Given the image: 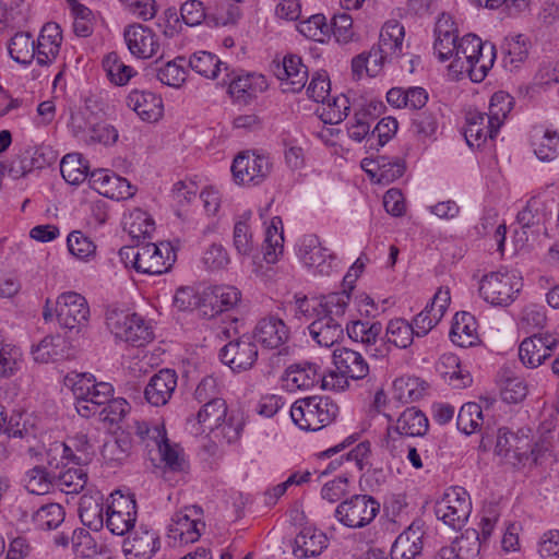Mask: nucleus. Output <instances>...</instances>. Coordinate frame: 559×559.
<instances>
[{
  "instance_id": "nucleus-1",
  "label": "nucleus",
  "mask_w": 559,
  "mask_h": 559,
  "mask_svg": "<svg viewBox=\"0 0 559 559\" xmlns=\"http://www.w3.org/2000/svg\"><path fill=\"white\" fill-rule=\"evenodd\" d=\"M496 59V48L491 43L483 41L475 34H467L459 41L456 58L449 69L455 73L466 72L473 82L485 80Z\"/></svg>"
},
{
  "instance_id": "nucleus-2",
  "label": "nucleus",
  "mask_w": 559,
  "mask_h": 559,
  "mask_svg": "<svg viewBox=\"0 0 559 559\" xmlns=\"http://www.w3.org/2000/svg\"><path fill=\"white\" fill-rule=\"evenodd\" d=\"M66 384L73 392L78 414L84 418L96 415L106 402H109L114 392L110 383H96L94 377L86 373L68 374Z\"/></svg>"
},
{
  "instance_id": "nucleus-3",
  "label": "nucleus",
  "mask_w": 559,
  "mask_h": 559,
  "mask_svg": "<svg viewBox=\"0 0 559 559\" xmlns=\"http://www.w3.org/2000/svg\"><path fill=\"white\" fill-rule=\"evenodd\" d=\"M295 425L306 431H317L331 424L338 413L336 403L328 396H308L290 406Z\"/></svg>"
},
{
  "instance_id": "nucleus-4",
  "label": "nucleus",
  "mask_w": 559,
  "mask_h": 559,
  "mask_svg": "<svg viewBox=\"0 0 559 559\" xmlns=\"http://www.w3.org/2000/svg\"><path fill=\"white\" fill-rule=\"evenodd\" d=\"M106 323L117 338L132 346L141 347L153 340L152 328L136 313L115 309L107 313Z\"/></svg>"
},
{
  "instance_id": "nucleus-5",
  "label": "nucleus",
  "mask_w": 559,
  "mask_h": 559,
  "mask_svg": "<svg viewBox=\"0 0 559 559\" xmlns=\"http://www.w3.org/2000/svg\"><path fill=\"white\" fill-rule=\"evenodd\" d=\"M522 288L521 278L509 272H491L483 276L480 296L493 306L507 307L514 301Z\"/></svg>"
},
{
  "instance_id": "nucleus-6",
  "label": "nucleus",
  "mask_w": 559,
  "mask_h": 559,
  "mask_svg": "<svg viewBox=\"0 0 559 559\" xmlns=\"http://www.w3.org/2000/svg\"><path fill=\"white\" fill-rule=\"evenodd\" d=\"M349 298V294L345 290L332 293L320 298L296 295L295 318L298 320L313 321L326 311L334 312L336 316L345 314Z\"/></svg>"
},
{
  "instance_id": "nucleus-7",
  "label": "nucleus",
  "mask_w": 559,
  "mask_h": 559,
  "mask_svg": "<svg viewBox=\"0 0 559 559\" xmlns=\"http://www.w3.org/2000/svg\"><path fill=\"white\" fill-rule=\"evenodd\" d=\"M496 454L509 460L513 465L532 460L538 463L536 445H532L528 433L523 429L511 432L507 428H500L495 448Z\"/></svg>"
},
{
  "instance_id": "nucleus-8",
  "label": "nucleus",
  "mask_w": 559,
  "mask_h": 559,
  "mask_svg": "<svg viewBox=\"0 0 559 559\" xmlns=\"http://www.w3.org/2000/svg\"><path fill=\"white\" fill-rule=\"evenodd\" d=\"M380 511V503L369 495H354L341 502L336 510V519L345 526L359 528L368 525Z\"/></svg>"
},
{
  "instance_id": "nucleus-9",
  "label": "nucleus",
  "mask_w": 559,
  "mask_h": 559,
  "mask_svg": "<svg viewBox=\"0 0 559 559\" xmlns=\"http://www.w3.org/2000/svg\"><path fill=\"white\" fill-rule=\"evenodd\" d=\"M221 361L234 372L251 370L258 361L259 350L250 334L230 340L219 349Z\"/></svg>"
},
{
  "instance_id": "nucleus-10",
  "label": "nucleus",
  "mask_w": 559,
  "mask_h": 559,
  "mask_svg": "<svg viewBox=\"0 0 559 559\" xmlns=\"http://www.w3.org/2000/svg\"><path fill=\"white\" fill-rule=\"evenodd\" d=\"M472 511V503L464 490L456 488L445 492L435 504V514L445 525L461 530Z\"/></svg>"
},
{
  "instance_id": "nucleus-11",
  "label": "nucleus",
  "mask_w": 559,
  "mask_h": 559,
  "mask_svg": "<svg viewBox=\"0 0 559 559\" xmlns=\"http://www.w3.org/2000/svg\"><path fill=\"white\" fill-rule=\"evenodd\" d=\"M333 364L336 371L329 374L330 381L335 384L348 385V380H361L369 373V365L357 350L348 347H338L333 350Z\"/></svg>"
},
{
  "instance_id": "nucleus-12",
  "label": "nucleus",
  "mask_w": 559,
  "mask_h": 559,
  "mask_svg": "<svg viewBox=\"0 0 559 559\" xmlns=\"http://www.w3.org/2000/svg\"><path fill=\"white\" fill-rule=\"evenodd\" d=\"M55 311L59 324L69 331L80 332L90 318V307L85 297L75 292L61 294L56 301Z\"/></svg>"
},
{
  "instance_id": "nucleus-13",
  "label": "nucleus",
  "mask_w": 559,
  "mask_h": 559,
  "mask_svg": "<svg viewBox=\"0 0 559 559\" xmlns=\"http://www.w3.org/2000/svg\"><path fill=\"white\" fill-rule=\"evenodd\" d=\"M320 369L319 365L309 361L290 365L285 370L284 385L289 391L308 390L321 381L323 389H344V385L341 383L335 384V382H331L329 376H323Z\"/></svg>"
},
{
  "instance_id": "nucleus-14",
  "label": "nucleus",
  "mask_w": 559,
  "mask_h": 559,
  "mask_svg": "<svg viewBox=\"0 0 559 559\" xmlns=\"http://www.w3.org/2000/svg\"><path fill=\"white\" fill-rule=\"evenodd\" d=\"M346 332L350 340L360 342L366 346L367 354L373 358H384L390 353V345L383 337L380 322L353 321L346 324Z\"/></svg>"
},
{
  "instance_id": "nucleus-15",
  "label": "nucleus",
  "mask_w": 559,
  "mask_h": 559,
  "mask_svg": "<svg viewBox=\"0 0 559 559\" xmlns=\"http://www.w3.org/2000/svg\"><path fill=\"white\" fill-rule=\"evenodd\" d=\"M271 167L272 165L266 156L243 152L235 157L231 171L236 181L258 185L266 178Z\"/></svg>"
},
{
  "instance_id": "nucleus-16",
  "label": "nucleus",
  "mask_w": 559,
  "mask_h": 559,
  "mask_svg": "<svg viewBox=\"0 0 559 559\" xmlns=\"http://www.w3.org/2000/svg\"><path fill=\"white\" fill-rule=\"evenodd\" d=\"M251 336L263 347L277 349L289 341L290 329L277 314L270 313L257 322Z\"/></svg>"
},
{
  "instance_id": "nucleus-17",
  "label": "nucleus",
  "mask_w": 559,
  "mask_h": 559,
  "mask_svg": "<svg viewBox=\"0 0 559 559\" xmlns=\"http://www.w3.org/2000/svg\"><path fill=\"white\" fill-rule=\"evenodd\" d=\"M558 343L559 337L555 334H533L520 344L519 357L526 367L536 368L551 355Z\"/></svg>"
},
{
  "instance_id": "nucleus-18",
  "label": "nucleus",
  "mask_w": 559,
  "mask_h": 559,
  "mask_svg": "<svg viewBox=\"0 0 559 559\" xmlns=\"http://www.w3.org/2000/svg\"><path fill=\"white\" fill-rule=\"evenodd\" d=\"M202 515V509L198 506L186 507L177 512L168 527V537L180 543H193L201 536L199 526H204L199 516Z\"/></svg>"
},
{
  "instance_id": "nucleus-19",
  "label": "nucleus",
  "mask_w": 559,
  "mask_h": 559,
  "mask_svg": "<svg viewBox=\"0 0 559 559\" xmlns=\"http://www.w3.org/2000/svg\"><path fill=\"white\" fill-rule=\"evenodd\" d=\"M273 72L282 82V90L285 93L300 92L308 80V69L296 55H288L282 62H274Z\"/></svg>"
},
{
  "instance_id": "nucleus-20",
  "label": "nucleus",
  "mask_w": 559,
  "mask_h": 559,
  "mask_svg": "<svg viewBox=\"0 0 559 559\" xmlns=\"http://www.w3.org/2000/svg\"><path fill=\"white\" fill-rule=\"evenodd\" d=\"M139 272L159 275L167 272L175 261V253L169 243L159 245L147 242L141 245Z\"/></svg>"
},
{
  "instance_id": "nucleus-21",
  "label": "nucleus",
  "mask_w": 559,
  "mask_h": 559,
  "mask_svg": "<svg viewBox=\"0 0 559 559\" xmlns=\"http://www.w3.org/2000/svg\"><path fill=\"white\" fill-rule=\"evenodd\" d=\"M123 37L129 51L136 58H152L159 49L156 34L142 24L129 25L123 32Z\"/></svg>"
},
{
  "instance_id": "nucleus-22",
  "label": "nucleus",
  "mask_w": 559,
  "mask_h": 559,
  "mask_svg": "<svg viewBox=\"0 0 559 559\" xmlns=\"http://www.w3.org/2000/svg\"><path fill=\"white\" fill-rule=\"evenodd\" d=\"M91 181L100 194L112 200H127L132 198L136 191V188L126 178L105 169L92 171Z\"/></svg>"
},
{
  "instance_id": "nucleus-23",
  "label": "nucleus",
  "mask_w": 559,
  "mask_h": 559,
  "mask_svg": "<svg viewBox=\"0 0 559 559\" xmlns=\"http://www.w3.org/2000/svg\"><path fill=\"white\" fill-rule=\"evenodd\" d=\"M343 316L326 311L309 324V334L318 345L332 347L343 338L344 329L341 322Z\"/></svg>"
},
{
  "instance_id": "nucleus-24",
  "label": "nucleus",
  "mask_w": 559,
  "mask_h": 559,
  "mask_svg": "<svg viewBox=\"0 0 559 559\" xmlns=\"http://www.w3.org/2000/svg\"><path fill=\"white\" fill-rule=\"evenodd\" d=\"M227 414L226 402L221 397H213L204 403L195 416L188 418L187 424L195 428L197 432H204L206 429L213 431L225 421Z\"/></svg>"
},
{
  "instance_id": "nucleus-25",
  "label": "nucleus",
  "mask_w": 559,
  "mask_h": 559,
  "mask_svg": "<svg viewBox=\"0 0 559 559\" xmlns=\"http://www.w3.org/2000/svg\"><path fill=\"white\" fill-rule=\"evenodd\" d=\"M176 386L175 370L162 369L150 379L144 390V397L153 406H163L168 403Z\"/></svg>"
},
{
  "instance_id": "nucleus-26",
  "label": "nucleus",
  "mask_w": 559,
  "mask_h": 559,
  "mask_svg": "<svg viewBox=\"0 0 559 559\" xmlns=\"http://www.w3.org/2000/svg\"><path fill=\"white\" fill-rule=\"evenodd\" d=\"M464 136L471 147H480L487 139H495L500 128L496 127L487 114L469 110L466 114Z\"/></svg>"
},
{
  "instance_id": "nucleus-27",
  "label": "nucleus",
  "mask_w": 559,
  "mask_h": 559,
  "mask_svg": "<svg viewBox=\"0 0 559 559\" xmlns=\"http://www.w3.org/2000/svg\"><path fill=\"white\" fill-rule=\"evenodd\" d=\"M435 51L440 61H445L452 56L456 58V50L459 47V38L454 22L449 15L442 13L435 26Z\"/></svg>"
},
{
  "instance_id": "nucleus-28",
  "label": "nucleus",
  "mask_w": 559,
  "mask_h": 559,
  "mask_svg": "<svg viewBox=\"0 0 559 559\" xmlns=\"http://www.w3.org/2000/svg\"><path fill=\"white\" fill-rule=\"evenodd\" d=\"M62 41L61 28L56 23H46L35 44L37 63L40 66L50 64L59 55Z\"/></svg>"
},
{
  "instance_id": "nucleus-29",
  "label": "nucleus",
  "mask_w": 559,
  "mask_h": 559,
  "mask_svg": "<svg viewBox=\"0 0 559 559\" xmlns=\"http://www.w3.org/2000/svg\"><path fill=\"white\" fill-rule=\"evenodd\" d=\"M436 369L443 380L454 389L467 388L473 382L471 372L461 365V360L455 354L441 355Z\"/></svg>"
},
{
  "instance_id": "nucleus-30",
  "label": "nucleus",
  "mask_w": 559,
  "mask_h": 559,
  "mask_svg": "<svg viewBox=\"0 0 559 559\" xmlns=\"http://www.w3.org/2000/svg\"><path fill=\"white\" fill-rule=\"evenodd\" d=\"M300 258L308 267L317 269L321 275H329L332 265L328 259L332 255L328 253V249L321 246L319 238L316 235L305 236L299 249Z\"/></svg>"
},
{
  "instance_id": "nucleus-31",
  "label": "nucleus",
  "mask_w": 559,
  "mask_h": 559,
  "mask_svg": "<svg viewBox=\"0 0 559 559\" xmlns=\"http://www.w3.org/2000/svg\"><path fill=\"white\" fill-rule=\"evenodd\" d=\"M267 87L269 84L264 75L248 74L231 80L228 91L235 100L248 105L257 98L258 94L266 91Z\"/></svg>"
},
{
  "instance_id": "nucleus-32",
  "label": "nucleus",
  "mask_w": 559,
  "mask_h": 559,
  "mask_svg": "<svg viewBox=\"0 0 559 559\" xmlns=\"http://www.w3.org/2000/svg\"><path fill=\"white\" fill-rule=\"evenodd\" d=\"M127 105L145 121H156L163 115V102L152 92L132 91L127 97Z\"/></svg>"
},
{
  "instance_id": "nucleus-33",
  "label": "nucleus",
  "mask_w": 559,
  "mask_h": 559,
  "mask_svg": "<svg viewBox=\"0 0 559 559\" xmlns=\"http://www.w3.org/2000/svg\"><path fill=\"white\" fill-rule=\"evenodd\" d=\"M290 545L293 555L297 559H306L320 556L328 547L329 539L322 532L304 531L295 537Z\"/></svg>"
},
{
  "instance_id": "nucleus-34",
  "label": "nucleus",
  "mask_w": 559,
  "mask_h": 559,
  "mask_svg": "<svg viewBox=\"0 0 559 559\" xmlns=\"http://www.w3.org/2000/svg\"><path fill=\"white\" fill-rule=\"evenodd\" d=\"M480 539L476 531L456 537L451 546L439 551L440 559H472L479 555Z\"/></svg>"
},
{
  "instance_id": "nucleus-35",
  "label": "nucleus",
  "mask_w": 559,
  "mask_h": 559,
  "mask_svg": "<svg viewBox=\"0 0 559 559\" xmlns=\"http://www.w3.org/2000/svg\"><path fill=\"white\" fill-rule=\"evenodd\" d=\"M429 424L426 415L415 407L406 408L397 418L394 433L397 436H424Z\"/></svg>"
},
{
  "instance_id": "nucleus-36",
  "label": "nucleus",
  "mask_w": 559,
  "mask_h": 559,
  "mask_svg": "<svg viewBox=\"0 0 559 559\" xmlns=\"http://www.w3.org/2000/svg\"><path fill=\"white\" fill-rule=\"evenodd\" d=\"M451 341L460 347H468L478 340L475 318L468 312L456 313L450 331Z\"/></svg>"
},
{
  "instance_id": "nucleus-37",
  "label": "nucleus",
  "mask_w": 559,
  "mask_h": 559,
  "mask_svg": "<svg viewBox=\"0 0 559 559\" xmlns=\"http://www.w3.org/2000/svg\"><path fill=\"white\" fill-rule=\"evenodd\" d=\"M78 511L81 522L86 527L97 532L104 526L102 497L82 496Z\"/></svg>"
},
{
  "instance_id": "nucleus-38",
  "label": "nucleus",
  "mask_w": 559,
  "mask_h": 559,
  "mask_svg": "<svg viewBox=\"0 0 559 559\" xmlns=\"http://www.w3.org/2000/svg\"><path fill=\"white\" fill-rule=\"evenodd\" d=\"M423 549L421 537L416 531L401 533L391 547V559H415Z\"/></svg>"
},
{
  "instance_id": "nucleus-39",
  "label": "nucleus",
  "mask_w": 559,
  "mask_h": 559,
  "mask_svg": "<svg viewBox=\"0 0 559 559\" xmlns=\"http://www.w3.org/2000/svg\"><path fill=\"white\" fill-rule=\"evenodd\" d=\"M55 486L67 495L79 493L87 483V474L81 467H69V465L57 474H52Z\"/></svg>"
},
{
  "instance_id": "nucleus-40",
  "label": "nucleus",
  "mask_w": 559,
  "mask_h": 559,
  "mask_svg": "<svg viewBox=\"0 0 559 559\" xmlns=\"http://www.w3.org/2000/svg\"><path fill=\"white\" fill-rule=\"evenodd\" d=\"M88 162L79 153L67 154L60 163V173L71 185L83 182L88 175Z\"/></svg>"
},
{
  "instance_id": "nucleus-41",
  "label": "nucleus",
  "mask_w": 559,
  "mask_h": 559,
  "mask_svg": "<svg viewBox=\"0 0 559 559\" xmlns=\"http://www.w3.org/2000/svg\"><path fill=\"white\" fill-rule=\"evenodd\" d=\"M160 542L154 533L144 532L141 535L134 536L132 539H127L123 543V551L126 555H133L134 557H144L150 559L159 549Z\"/></svg>"
},
{
  "instance_id": "nucleus-42",
  "label": "nucleus",
  "mask_w": 559,
  "mask_h": 559,
  "mask_svg": "<svg viewBox=\"0 0 559 559\" xmlns=\"http://www.w3.org/2000/svg\"><path fill=\"white\" fill-rule=\"evenodd\" d=\"M404 35V26L401 23L389 21L381 28L378 46L392 57H397L402 52Z\"/></svg>"
},
{
  "instance_id": "nucleus-43",
  "label": "nucleus",
  "mask_w": 559,
  "mask_h": 559,
  "mask_svg": "<svg viewBox=\"0 0 559 559\" xmlns=\"http://www.w3.org/2000/svg\"><path fill=\"white\" fill-rule=\"evenodd\" d=\"M10 57L22 64H29L36 57L35 40L26 32L16 33L8 45Z\"/></svg>"
},
{
  "instance_id": "nucleus-44",
  "label": "nucleus",
  "mask_w": 559,
  "mask_h": 559,
  "mask_svg": "<svg viewBox=\"0 0 559 559\" xmlns=\"http://www.w3.org/2000/svg\"><path fill=\"white\" fill-rule=\"evenodd\" d=\"M103 68L111 83L117 86L126 85L135 71L130 66H127L115 51L109 52L103 60Z\"/></svg>"
},
{
  "instance_id": "nucleus-45",
  "label": "nucleus",
  "mask_w": 559,
  "mask_h": 559,
  "mask_svg": "<svg viewBox=\"0 0 559 559\" xmlns=\"http://www.w3.org/2000/svg\"><path fill=\"white\" fill-rule=\"evenodd\" d=\"M189 66L193 71L207 79L217 78L222 67H224L225 71L228 70L226 63L209 51L194 52L189 59Z\"/></svg>"
},
{
  "instance_id": "nucleus-46",
  "label": "nucleus",
  "mask_w": 559,
  "mask_h": 559,
  "mask_svg": "<svg viewBox=\"0 0 559 559\" xmlns=\"http://www.w3.org/2000/svg\"><path fill=\"white\" fill-rule=\"evenodd\" d=\"M283 241L282 219L275 216L272 218L265 234L264 260L266 263H275L277 261L278 254L283 253Z\"/></svg>"
},
{
  "instance_id": "nucleus-47",
  "label": "nucleus",
  "mask_w": 559,
  "mask_h": 559,
  "mask_svg": "<svg viewBox=\"0 0 559 559\" xmlns=\"http://www.w3.org/2000/svg\"><path fill=\"white\" fill-rule=\"evenodd\" d=\"M85 127L81 124L76 126V134L79 131H86L84 141L88 144L100 143L104 145L114 144L118 140V131L106 122L93 123L90 120L86 121Z\"/></svg>"
},
{
  "instance_id": "nucleus-48",
  "label": "nucleus",
  "mask_w": 559,
  "mask_h": 559,
  "mask_svg": "<svg viewBox=\"0 0 559 559\" xmlns=\"http://www.w3.org/2000/svg\"><path fill=\"white\" fill-rule=\"evenodd\" d=\"M131 448L130 437L121 433L105 441L102 455L108 463L120 464L130 455Z\"/></svg>"
},
{
  "instance_id": "nucleus-49",
  "label": "nucleus",
  "mask_w": 559,
  "mask_h": 559,
  "mask_svg": "<svg viewBox=\"0 0 559 559\" xmlns=\"http://www.w3.org/2000/svg\"><path fill=\"white\" fill-rule=\"evenodd\" d=\"M416 335L413 324L403 319L391 320L386 328L385 342L399 348L408 347Z\"/></svg>"
},
{
  "instance_id": "nucleus-50",
  "label": "nucleus",
  "mask_w": 559,
  "mask_h": 559,
  "mask_svg": "<svg viewBox=\"0 0 559 559\" xmlns=\"http://www.w3.org/2000/svg\"><path fill=\"white\" fill-rule=\"evenodd\" d=\"M484 417L479 404L474 402L465 403L457 414V428L465 435L476 432L483 425Z\"/></svg>"
},
{
  "instance_id": "nucleus-51",
  "label": "nucleus",
  "mask_w": 559,
  "mask_h": 559,
  "mask_svg": "<svg viewBox=\"0 0 559 559\" xmlns=\"http://www.w3.org/2000/svg\"><path fill=\"white\" fill-rule=\"evenodd\" d=\"M322 105L320 118L324 123L329 124L342 122L349 111V100L345 95L328 97Z\"/></svg>"
},
{
  "instance_id": "nucleus-52",
  "label": "nucleus",
  "mask_w": 559,
  "mask_h": 559,
  "mask_svg": "<svg viewBox=\"0 0 559 559\" xmlns=\"http://www.w3.org/2000/svg\"><path fill=\"white\" fill-rule=\"evenodd\" d=\"M71 455L72 448H68L66 442L55 441L50 443L46 450V469L51 474H57V472L62 471L72 463Z\"/></svg>"
},
{
  "instance_id": "nucleus-53",
  "label": "nucleus",
  "mask_w": 559,
  "mask_h": 559,
  "mask_svg": "<svg viewBox=\"0 0 559 559\" xmlns=\"http://www.w3.org/2000/svg\"><path fill=\"white\" fill-rule=\"evenodd\" d=\"M241 294L234 286H215L210 297V305L216 313L233 309L240 301Z\"/></svg>"
},
{
  "instance_id": "nucleus-54",
  "label": "nucleus",
  "mask_w": 559,
  "mask_h": 559,
  "mask_svg": "<svg viewBox=\"0 0 559 559\" xmlns=\"http://www.w3.org/2000/svg\"><path fill=\"white\" fill-rule=\"evenodd\" d=\"M124 229L128 230L133 239H145L151 237L154 231V222L151 219L148 214L142 210L133 211L129 219L124 223Z\"/></svg>"
},
{
  "instance_id": "nucleus-55",
  "label": "nucleus",
  "mask_w": 559,
  "mask_h": 559,
  "mask_svg": "<svg viewBox=\"0 0 559 559\" xmlns=\"http://www.w3.org/2000/svg\"><path fill=\"white\" fill-rule=\"evenodd\" d=\"M299 32L307 38L323 43L330 35L331 27L323 14H313L298 25Z\"/></svg>"
},
{
  "instance_id": "nucleus-56",
  "label": "nucleus",
  "mask_w": 559,
  "mask_h": 559,
  "mask_svg": "<svg viewBox=\"0 0 559 559\" xmlns=\"http://www.w3.org/2000/svg\"><path fill=\"white\" fill-rule=\"evenodd\" d=\"M53 486L52 474L44 466H35L26 474V488L32 493H48Z\"/></svg>"
},
{
  "instance_id": "nucleus-57",
  "label": "nucleus",
  "mask_w": 559,
  "mask_h": 559,
  "mask_svg": "<svg viewBox=\"0 0 559 559\" xmlns=\"http://www.w3.org/2000/svg\"><path fill=\"white\" fill-rule=\"evenodd\" d=\"M399 123L393 117L382 118L367 138L369 148L379 150L388 143L397 131Z\"/></svg>"
},
{
  "instance_id": "nucleus-58",
  "label": "nucleus",
  "mask_w": 559,
  "mask_h": 559,
  "mask_svg": "<svg viewBox=\"0 0 559 559\" xmlns=\"http://www.w3.org/2000/svg\"><path fill=\"white\" fill-rule=\"evenodd\" d=\"M251 212H246L234 226V247L239 254L249 255L253 249L252 234L249 229L248 221Z\"/></svg>"
},
{
  "instance_id": "nucleus-59",
  "label": "nucleus",
  "mask_w": 559,
  "mask_h": 559,
  "mask_svg": "<svg viewBox=\"0 0 559 559\" xmlns=\"http://www.w3.org/2000/svg\"><path fill=\"white\" fill-rule=\"evenodd\" d=\"M67 245L70 253L79 260L88 261L95 257L96 246L82 231L74 230L69 234Z\"/></svg>"
},
{
  "instance_id": "nucleus-60",
  "label": "nucleus",
  "mask_w": 559,
  "mask_h": 559,
  "mask_svg": "<svg viewBox=\"0 0 559 559\" xmlns=\"http://www.w3.org/2000/svg\"><path fill=\"white\" fill-rule=\"evenodd\" d=\"M512 106L513 98L508 93L497 92L491 96L487 117L496 127L500 128Z\"/></svg>"
},
{
  "instance_id": "nucleus-61",
  "label": "nucleus",
  "mask_w": 559,
  "mask_h": 559,
  "mask_svg": "<svg viewBox=\"0 0 559 559\" xmlns=\"http://www.w3.org/2000/svg\"><path fill=\"white\" fill-rule=\"evenodd\" d=\"M405 162L400 158H389L386 156H379L378 183L389 185L394 180L401 178L405 173Z\"/></svg>"
},
{
  "instance_id": "nucleus-62",
  "label": "nucleus",
  "mask_w": 559,
  "mask_h": 559,
  "mask_svg": "<svg viewBox=\"0 0 559 559\" xmlns=\"http://www.w3.org/2000/svg\"><path fill=\"white\" fill-rule=\"evenodd\" d=\"M438 129V119L429 110L418 111L412 118V131L419 140L431 139Z\"/></svg>"
},
{
  "instance_id": "nucleus-63",
  "label": "nucleus",
  "mask_w": 559,
  "mask_h": 559,
  "mask_svg": "<svg viewBox=\"0 0 559 559\" xmlns=\"http://www.w3.org/2000/svg\"><path fill=\"white\" fill-rule=\"evenodd\" d=\"M185 58H177L166 62L164 67L156 70L157 79L165 85L179 87L186 81L187 72L181 64Z\"/></svg>"
},
{
  "instance_id": "nucleus-64",
  "label": "nucleus",
  "mask_w": 559,
  "mask_h": 559,
  "mask_svg": "<svg viewBox=\"0 0 559 559\" xmlns=\"http://www.w3.org/2000/svg\"><path fill=\"white\" fill-rule=\"evenodd\" d=\"M34 520L43 530L57 528L64 520V510L58 503H49L36 511Z\"/></svg>"
}]
</instances>
